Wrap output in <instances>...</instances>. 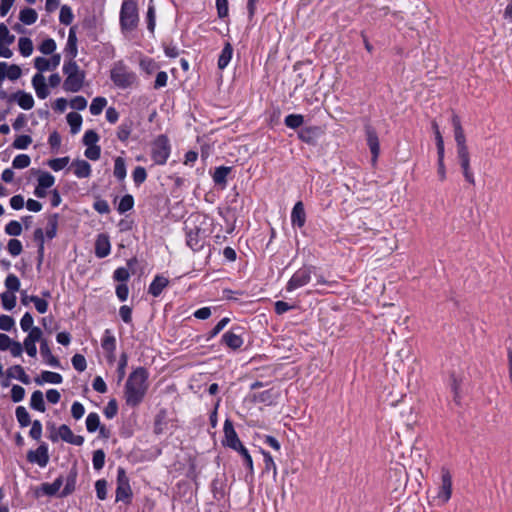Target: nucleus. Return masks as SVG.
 <instances>
[{"label":"nucleus","instance_id":"obj_17","mask_svg":"<svg viewBox=\"0 0 512 512\" xmlns=\"http://www.w3.org/2000/svg\"><path fill=\"white\" fill-rule=\"evenodd\" d=\"M65 53L70 58L69 60H74L77 56V36H76V26H72L69 30L68 40L65 47Z\"/></svg>","mask_w":512,"mask_h":512},{"label":"nucleus","instance_id":"obj_16","mask_svg":"<svg viewBox=\"0 0 512 512\" xmlns=\"http://www.w3.org/2000/svg\"><path fill=\"white\" fill-rule=\"evenodd\" d=\"M32 85L35 89L38 98L45 99L48 97L49 89L46 85L45 78L41 73H38L33 76Z\"/></svg>","mask_w":512,"mask_h":512},{"label":"nucleus","instance_id":"obj_64","mask_svg":"<svg viewBox=\"0 0 512 512\" xmlns=\"http://www.w3.org/2000/svg\"><path fill=\"white\" fill-rule=\"evenodd\" d=\"M34 323V319L29 312H26L20 320V327L24 332H28L32 329Z\"/></svg>","mask_w":512,"mask_h":512},{"label":"nucleus","instance_id":"obj_44","mask_svg":"<svg viewBox=\"0 0 512 512\" xmlns=\"http://www.w3.org/2000/svg\"><path fill=\"white\" fill-rule=\"evenodd\" d=\"M73 18L74 15L72 9L67 5H63L60 9L59 21L64 25H70L73 21Z\"/></svg>","mask_w":512,"mask_h":512},{"label":"nucleus","instance_id":"obj_57","mask_svg":"<svg viewBox=\"0 0 512 512\" xmlns=\"http://www.w3.org/2000/svg\"><path fill=\"white\" fill-rule=\"evenodd\" d=\"M72 365L78 372H83L87 368V362L83 355L75 354L71 359Z\"/></svg>","mask_w":512,"mask_h":512},{"label":"nucleus","instance_id":"obj_48","mask_svg":"<svg viewBox=\"0 0 512 512\" xmlns=\"http://www.w3.org/2000/svg\"><path fill=\"white\" fill-rule=\"evenodd\" d=\"M92 463L95 470H101L103 468L105 464V453L102 449L93 452Z\"/></svg>","mask_w":512,"mask_h":512},{"label":"nucleus","instance_id":"obj_5","mask_svg":"<svg viewBox=\"0 0 512 512\" xmlns=\"http://www.w3.org/2000/svg\"><path fill=\"white\" fill-rule=\"evenodd\" d=\"M170 143L165 135H159L152 143L151 157L155 164L164 165L170 156Z\"/></svg>","mask_w":512,"mask_h":512},{"label":"nucleus","instance_id":"obj_26","mask_svg":"<svg viewBox=\"0 0 512 512\" xmlns=\"http://www.w3.org/2000/svg\"><path fill=\"white\" fill-rule=\"evenodd\" d=\"M63 378L59 373L52 371H43L40 377L35 379V382L38 385L43 384L44 382L52 383V384H60Z\"/></svg>","mask_w":512,"mask_h":512},{"label":"nucleus","instance_id":"obj_22","mask_svg":"<svg viewBox=\"0 0 512 512\" xmlns=\"http://www.w3.org/2000/svg\"><path fill=\"white\" fill-rule=\"evenodd\" d=\"M222 342L229 348L236 350L243 344V339L234 331H227L222 335Z\"/></svg>","mask_w":512,"mask_h":512},{"label":"nucleus","instance_id":"obj_14","mask_svg":"<svg viewBox=\"0 0 512 512\" xmlns=\"http://www.w3.org/2000/svg\"><path fill=\"white\" fill-rule=\"evenodd\" d=\"M110 249L111 245L108 236L99 234L95 242V255L98 258H104L109 255Z\"/></svg>","mask_w":512,"mask_h":512},{"label":"nucleus","instance_id":"obj_27","mask_svg":"<svg viewBox=\"0 0 512 512\" xmlns=\"http://www.w3.org/2000/svg\"><path fill=\"white\" fill-rule=\"evenodd\" d=\"M231 172V167L220 166L217 167L213 174V181L217 185H222L223 187L227 183V176Z\"/></svg>","mask_w":512,"mask_h":512},{"label":"nucleus","instance_id":"obj_30","mask_svg":"<svg viewBox=\"0 0 512 512\" xmlns=\"http://www.w3.org/2000/svg\"><path fill=\"white\" fill-rule=\"evenodd\" d=\"M30 406L32 409L39 412L45 411V403L43 393L40 390H36L31 395Z\"/></svg>","mask_w":512,"mask_h":512},{"label":"nucleus","instance_id":"obj_58","mask_svg":"<svg viewBox=\"0 0 512 512\" xmlns=\"http://www.w3.org/2000/svg\"><path fill=\"white\" fill-rule=\"evenodd\" d=\"M39 50L45 55H50L56 50V42L54 39L48 38L41 43Z\"/></svg>","mask_w":512,"mask_h":512},{"label":"nucleus","instance_id":"obj_60","mask_svg":"<svg viewBox=\"0 0 512 512\" xmlns=\"http://www.w3.org/2000/svg\"><path fill=\"white\" fill-rule=\"evenodd\" d=\"M29 300L34 303L36 310L40 314H44L48 310V302L44 299L39 298L38 296L32 295Z\"/></svg>","mask_w":512,"mask_h":512},{"label":"nucleus","instance_id":"obj_18","mask_svg":"<svg viewBox=\"0 0 512 512\" xmlns=\"http://www.w3.org/2000/svg\"><path fill=\"white\" fill-rule=\"evenodd\" d=\"M77 475H78L77 469L75 467H73L69 471L67 477L64 479L65 486L59 494L60 497H66L74 492L75 486H76Z\"/></svg>","mask_w":512,"mask_h":512},{"label":"nucleus","instance_id":"obj_51","mask_svg":"<svg viewBox=\"0 0 512 512\" xmlns=\"http://www.w3.org/2000/svg\"><path fill=\"white\" fill-rule=\"evenodd\" d=\"M5 287L8 291L16 292L20 288V280L14 274H9L5 279Z\"/></svg>","mask_w":512,"mask_h":512},{"label":"nucleus","instance_id":"obj_11","mask_svg":"<svg viewBox=\"0 0 512 512\" xmlns=\"http://www.w3.org/2000/svg\"><path fill=\"white\" fill-rule=\"evenodd\" d=\"M442 484L438 493V498L442 502H447L452 494V478L448 470H442Z\"/></svg>","mask_w":512,"mask_h":512},{"label":"nucleus","instance_id":"obj_7","mask_svg":"<svg viewBox=\"0 0 512 512\" xmlns=\"http://www.w3.org/2000/svg\"><path fill=\"white\" fill-rule=\"evenodd\" d=\"M224 439L222 441L224 446H227L235 451L243 447L231 420L226 419L223 427Z\"/></svg>","mask_w":512,"mask_h":512},{"label":"nucleus","instance_id":"obj_32","mask_svg":"<svg viewBox=\"0 0 512 512\" xmlns=\"http://www.w3.org/2000/svg\"><path fill=\"white\" fill-rule=\"evenodd\" d=\"M102 348L108 352V353H111L113 354L115 349H116V339L115 337L111 334L110 330H106L105 331V334H104V337L102 339Z\"/></svg>","mask_w":512,"mask_h":512},{"label":"nucleus","instance_id":"obj_12","mask_svg":"<svg viewBox=\"0 0 512 512\" xmlns=\"http://www.w3.org/2000/svg\"><path fill=\"white\" fill-rule=\"evenodd\" d=\"M16 101L24 110H30L34 106V99L30 93L19 90L9 96V102Z\"/></svg>","mask_w":512,"mask_h":512},{"label":"nucleus","instance_id":"obj_13","mask_svg":"<svg viewBox=\"0 0 512 512\" xmlns=\"http://www.w3.org/2000/svg\"><path fill=\"white\" fill-rule=\"evenodd\" d=\"M457 155L466 181L474 184L475 180L473 173L470 170V157L468 149L462 148V150L457 151Z\"/></svg>","mask_w":512,"mask_h":512},{"label":"nucleus","instance_id":"obj_47","mask_svg":"<svg viewBox=\"0 0 512 512\" xmlns=\"http://www.w3.org/2000/svg\"><path fill=\"white\" fill-rule=\"evenodd\" d=\"M55 178L52 174L49 172H40V175L38 177V185L41 186V188H50L54 185Z\"/></svg>","mask_w":512,"mask_h":512},{"label":"nucleus","instance_id":"obj_52","mask_svg":"<svg viewBox=\"0 0 512 512\" xmlns=\"http://www.w3.org/2000/svg\"><path fill=\"white\" fill-rule=\"evenodd\" d=\"M32 143V138L29 135H19L13 142L15 149H26Z\"/></svg>","mask_w":512,"mask_h":512},{"label":"nucleus","instance_id":"obj_15","mask_svg":"<svg viewBox=\"0 0 512 512\" xmlns=\"http://www.w3.org/2000/svg\"><path fill=\"white\" fill-rule=\"evenodd\" d=\"M291 222L293 226H297L299 228L303 227L306 222V213L301 201H298L292 209Z\"/></svg>","mask_w":512,"mask_h":512},{"label":"nucleus","instance_id":"obj_39","mask_svg":"<svg viewBox=\"0 0 512 512\" xmlns=\"http://www.w3.org/2000/svg\"><path fill=\"white\" fill-rule=\"evenodd\" d=\"M100 418L97 413H89L86 418V428L90 433L95 432L100 427Z\"/></svg>","mask_w":512,"mask_h":512},{"label":"nucleus","instance_id":"obj_42","mask_svg":"<svg viewBox=\"0 0 512 512\" xmlns=\"http://www.w3.org/2000/svg\"><path fill=\"white\" fill-rule=\"evenodd\" d=\"M132 491L130 485H117L116 501H127L131 498Z\"/></svg>","mask_w":512,"mask_h":512},{"label":"nucleus","instance_id":"obj_54","mask_svg":"<svg viewBox=\"0 0 512 512\" xmlns=\"http://www.w3.org/2000/svg\"><path fill=\"white\" fill-rule=\"evenodd\" d=\"M7 249L8 252L15 257L21 254L23 246L20 240L10 239L7 244Z\"/></svg>","mask_w":512,"mask_h":512},{"label":"nucleus","instance_id":"obj_38","mask_svg":"<svg viewBox=\"0 0 512 512\" xmlns=\"http://www.w3.org/2000/svg\"><path fill=\"white\" fill-rule=\"evenodd\" d=\"M284 123L291 129H297L304 123V117L301 114H289L285 117Z\"/></svg>","mask_w":512,"mask_h":512},{"label":"nucleus","instance_id":"obj_43","mask_svg":"<svg viewBox=\"0 0 512 512\" xmlns=\"http://www.w3.org/2000/svg\"><path fill=\"white\" fill-rule=\"evenodd\" d=\"M275 399V394L272 389L260 392L254 395V400L259 403L272 404Z\"/></svg>","mask_w":512,"mask_h":512},{"label":"nucleus","instance_id":"obj_46","mask_svg":"<svg viewBox=\"0 0 512 512\" xmlns=\"http://www.w3.org/2000/svg\"><path fill=\"white\" fill-rule=\"evenodd\" d=\"M31 163V159L27 154H19L12 161V167L14 169L27 168Z\"/></svg>","mask_w":512,"mask_h":512},{"label":"nucleus","instance_id":"obj_56","mask_svg":"<svg viewBox=\"0 0 512 512\" xmlns=\"http://www.w3.org/2000/svg\"><path fill=\"white\" fill-rule=\"evenodd\" d=\"M262 454L264 457V464H265L264 471L269 472L270 470H272L273 476L276 477L277 467H276V464H275L272 456L270 455L269 452H266V451H262Z\"/></svg>","mask_w":512,"mask_h":512},{"label":"nucleus","instance_id":"obj_53","mask_svg":"<svg viewBox=\"0 0 512 512\" xmlns=\"http://www.w3.org/2000/svg\"><path fill=\"white\" fill-rule=\"evenodd\" d=\"M5 233L10 236H19L22 233V226L18 221L12 220L5 226Z\"/></svg>","mask_w":512,"mask_h":512},{"label":"nucleus","instance_id":"obj_21","mask_svg":"<svg viewBox=\"0 0 512 512\" xmlns=\"http://www.w3.org/2000/svg\"><path fill=\"white\" fill-rule=\"evenodd\" d=\"M6 375H7V378H9V379H12V378L18 379L23 384L27 385V384L30 383V378L25 373V370H24V368L21 365L11 366L10 368L7 369Z\"/></svg>","mask_w":512,"mask_h":512},{"label":"nucleus","instance_id":"obj_61","mask_svg":"<svg viewBox=\"0 0 512 512\" xmlns=\"http://www.w3.org/2000/svg\"><path fill=\"white\" fill-rule=\"evenodd\" d=\"M237 452H239L240 455L243 457L244 465L248 468L249 473L253 475V460L248 450L243 446L239 450H237Z\"/></svg>","mask_w":512,"mask_h":512},{"label":"nucleus","instance_id":"obj_63","mask_svg":"<svg viewBox=\"0 0 512 512\" xmlns=\"http://www.w3.org/2000/svg\"><path fill=\"white\" fill-rule=\"evenodd\" d=\"M99 141V136L94 130H88L85 132L83 136V143L84 145L88 146H95L96 143Z\"/></svg>","mask_w":512,"mask_h":512},{"label":"nucleus","instance_id":"obj_20","mask_svg":"<svg viewBox=\"0 0 512 512\" xmlns=\"http://www.w3.org/2000/svg\"><path fill=\"white\" fill-rule=\"evenodd\" d=\"M168 284L169 280L166 277L162 275H157L151 282L148 292L154 297H158L167 287Z\"/></svg>","mask_w":512,"mask_h":512},{"label":"nucleus","instance_id":"obj_4","mask_svg":"<svg viewBox=\"0 0 512 512\" xmlns=\"http://www.w3.org/2000/svg\"><path fill=\"white\" fill-rule=\"evenodd\" d=\"M63 73L66 75L63 83V89L66 92L75 93L82 89L85 80V72L80 70L75 60H68L64 63Z\"/></svg>","mask_w":512,"mask_h":512},{"label":"nucleus","instance_id":"obj_40","mask_svg":"<svg viewBox=\"0 0 512 512\" xmlns=\"http://www.w3.org/2000/svg\"><path fill=\"white\" fill-rule=\"evenodd\" d=\"M134 206V199L133 196L130 194H127L123 196L118 204V212L120 214H124L125 212L131 210Z\"/></svg>","mask_w":512,"mask_h":512},{"label":"nucleus","instance_id":"obj_3","mask_svg":"<svg viewBox=\"0 0 512 512\" xmlns=\"http://www.w3.org/2000/svg\"><path fill=\"white\" fill-rule=\"evenodd\" d=\"M139 11L135 0H123L120 13L119 24L123 34L133 32L139 25Z\"/></svg>","mask_w":512,"mask_h":512},{"label":"nucleus","instance_id":"obj_6","mask_svg":"<svg viewBox=\"0 0 512 512\" xmlns=\"http://www.w3.org/2000/svg\"><path fill=\"white\" fill-rule=\"evenodd\" d=\"M312 267L304 266L297 270L287 283L286 290L291 292L305 286L311 280Z\"/></svg>","mask_w":512,"mask_h":512},{"label":"nucleus","instance_id":"obj_50","mask_svg":"<svg viewBox=\"0 0 512 512\" xmlns=\"http://www.w3.org/2000/svg\"><path fill=\"white\" fill-rule=\"evenodd\" d=\"M133 181L136 186H140L147 178V172L144 167L137 166L132 173Z\"/></svg>","mask_w":512,"mask_h":512},{"label":"nucleus","instance_id":"obj_24","mask_svg":"<svg viewBox=\"0 0 512 512\" xmlns=\"http://www.w3.org/2000/svg\"><path fill=\"white\" fill-rule=\"evenodd\" d=\"M232 54L233 47L229 42H226L218 58L217 65L219 69L223 70L228 66L229 62L231 61Z\"/></svg>","mask_w":512,"mask_h":512},{"label":"nucleus","instance_id":"obj_10","mask_svg":"<svg viewBox=\"0 0 512 512\" xmlns=\"http://www.w3.org/2000/svg\"><path fill=\"white\" fill-rule=\"evenodd\" d=\"M365 133H366L367 144H368L369 149L372 154V160H373V162H375L380 153V144H379L378 135H377L375 129L372 128L371 126H366Z\"/></svg>","mask_w":512,"mask_h":512},{"label":"nucleus","instance_id":"obj_2","mask_svg":"<svg viewBox=\"0 0 512 512\" xmlns=\"http://www.w3.org/2000/svg\"><path fill=\"white\" fill-rule=\"evenodd\" d=\"M110 79L119 89H129L138 84L137 74L123 61H117L110 70Z\"/></svg>","mask_w":512,"mask_h":512},{"label":"nucleus","instance_id":"obj_55","mask_svg":"<svg viewBox=\"0 0 512 512\" xmlns=\"http://www.w3.org/2000/svg\"><path fill=\"white\" fill-rule=\"evenodd\" d=\"M15 36L10 34L9 29L4 23L0 24V43L10 45L14 42Z\"/></svg>","mask_w":512,"mask_h":512},{"label":"nucleus","instance_id":"obj_28","mask_svg":"<svg viewBox=\"0 0 512 512\" xmlns=\"http://www.w3.org/2000/svg\"><path fill=\"white\" fill-rule=\"evenodd\" d=\"M200 230H191L187 233V245L194 251H198L203 247V241L199 237Z\"/></svg>","mask_w":512,"mask_h":512},{"label":"nucleus","instance_id":"obj_62","mask_svg":"<svg viewBox=\"0 0 512 512\" xmlns=\"http://www.w3.org/2000/svg\"><path fill=\"white\" fill-rule=\"evenodd\" d=\"M118 412V404L115 399H111L106 407L104 408V415L108 419H112L116 416Z\"/></svg>","mask_w":512,"mask_h":512},{"label":"nucleus","instance_id":"obj_8","mask_svg":"<svg viewBox=\"0 0 512 512\" xmlns=\"http://www.w3.org/2000/svg\"><path fill=\"white\" fill-rule=\"evenodd\" d=\"M27 460L30 463H36L40 467H46L49 462L48 446L42 443L36 450H30L27 453Z\"/></svg>","mask_w":512,"mask_h":512},{"label":"nucleus","instance_id":"obj_29","mask_svg":"<svg viewBox=\"0 0 512 512\" xmlns=\"http://www.w3.org/2000/svg\"><path fill=\"white\" fill-rule=\"evenodd\" d=\"M38 14L33 8H24L20 11L19 19L25 25H32L37 21Z\"/></svg>","mask_w":512,"mask_h":512},{"label":"nucleus","instance_id":"obj_33","mask_svg":"<svg viewBox=\"0 0 512 512\" xmlns=\"http://www.w3.org/2000/svg\"><path fill=\"white\" fill-rule=\"evenodd\" d=\"M58 218V214H52L48 217L46 227V237L48 239H53L57 234Z\"/></svg>","mask_w":512,"mask_h":512},{"label":"nucleus","instance_id":"obj_37","mask_svg":"<svg viewBox=\"0 0 512 512\" xmlns=\"http://www.w3.org/2000/svg\"><path fill=\"white\" fill-rule=\"evenodd\" d=\"M19 51L24 57H28L33 52V43L30 38L21 37L18 41Z\"/></svg>","mask_w":512,"mask_h":512},{"label":"nucleus","instance_id":"obj_35","mask_svg":"<svg viewBox=\"0 0 512 512\" xmlns=\"http://www.w3.org/2000/svg\"><path fill=\"white\" fill-rule=\"evenodd\" d=\"M15 415L21 427H27L31 424L30 415L25 407L18 406L16 408Z\"/></svg>","mask_w":512,"mask_h":512},{"label":"nucleus","instance_id":"obj_19","mask_svg":"<svg viewBox=\"0 0 512 512\" xmlns=\"http://www.w3.org/2000/svg\"><path fill=\"white\" fill-rule=\"evenodd\" d=\"M40 353L48 365L55 368L60 367V361L57 357H55L52 354L48 341L46 339L41 340Z\"/></svg>","mask_w":512,"mask_h":512},{"label":"nucleus","instance_id":"obj_25","mask_svg":"<svg viewBox=\"0 0 512 512\" xmlns=\"http://www.w3.org/2000/svg\"><path fill=\"white\" fill-rule=\"evenodd\" d=\"M64 483V478L62 476L57 477L52 483H43L41 486V490L44 494L48 496L56 495L61 486Z\"/></svg>","mask_w":512,"mask_h":512},{"label":"nucleus","instance_id":"obj_31","mask_svg":"<svg viewBox=\"0 0 512 512\" xmlns=\"http://www.w3.org/2000/svg\"><path fill=\"white\" fill-rule=\"evenodd\" d=\"M67 122L70 125L71 133L76 134L80 131L82 124V116L77 112H70L67 114Z\"/></svg>","mask_w":512,"mask_h":512},{"label":"nucleus","instance_id":"obj_1","mask_svg":"<svg viewBox=\"0 0 512 512\" xmlns=\"http://www.w3.org/2000/svg\"><path fill=\"white\" fill-rule=\"evenodd\" d=\"M149 373L146 368H136L128 377L124 394L126 404L130 407L138 406L144 399L149 384H148Z\"/></svg>","mask_w":512,"mask_h":512},{"label":"nucleus","instance_id":"obj_41","mask_svg":"<svg viewBox=\"0 0 512 512\" xmlns=\"http://www.w3.org/2000/svg\"><path fill=\"white\" fill-rule=\"evenodd\" d=\"M132 131V122H123L119 127L117 131V137L120 141L125 142L128 140L130 134Z\"/></svg>","mask_w":512,"mask_h":512},{"label":"nucleus","instance_id":"obj_36","mask_svg":"<svg viewBox=\"0 0 512 512\" xmlns=\"http://www.w3.org/2000/svg\"><path fill=\"white\" fill-rule=\"evenodd\" d=\"M107 105V100L104 97H96L90 104V113L92 115H99Z\"/></svg>","mask_w":512,"mask_h":512},{"label":"nucleus","instance_id":"obj_23","mask_svg":"<svg viewBox=\"0 0 512 512\" xmlns=\"http://www.w3.org/2000/svg\"><path fill=\"white\" fill-rule=\"evenodd\" d=\"M71 166L77 178H87L91 175V166L85 160H76Z\"/></svg>","mask_w":512,"mask_h":512},{"label":"nucleus","instance_id":"obj_59","mask_svg":"<svg viewBox=\"0 0 512 512\" xmlns=\"http://www.w3.org/2000/svg\"><path fill=\"white\" fill-rule=\"evenodd\" d=\"M96 494L99 500H105L107 497V481L99 479L95 483Z\"/></svg>","mask_w":512,"mask_h":512},{"label":"nucleus","instance_id":"obj_45","mask_svg":"<svg viewBox=\"0 0 512 512\" xmlns=\"http://www.w3.org/2000/svg\"><path fill=\"white\" fill-rule=\"evenodd\" d=\"M69 161V157L66 156L61 158L50 159L47 164L53 171L57 172L65 168L69 164Z\"/></svg>","mask_w":512,"mask_h":512},{"label":"nucleus","instance_id":"obj_49","mask_svg":"<svg viewBox=\"0 0 512 512\" xmlns=\"http://www.w3.org/2000/svg\"><path fill=\"white\" fill-rule=\"evenodd\" d=\"M2 305L6 310H12L16 305V296L13 293L4 292L0 295Z\"/></svg>","mask_w":512,"mask_h":512},{"label":"nucleus","instance_id":"obj_34","mask_svg":"<svg viewBox=\"0 0 512 512\" xmlns=\"http://www.w3.org/2000/svg\"><path fill=\"white\" fill-rule=\"evenodd\" d=\"M113 174L120 181L125 179V177H126V164H125L124 158L117 157L115 159Z\"/></svg>","mask_w":512,"mask_h":512},{"label":"nucleus","instance_id":"obj_9","mask_svg":"<svg viewBox=\"0 0 512 512\" xmlns=\"http://www.w3.org/2000/svg\"><path fill=\"white\" fill-rule=\"evenodd\" d=\"M61 60L60 54H53L50 59L37 57L34 60V66L39 72L53 70L59 66Z\"/></svg>","mask_w":512,"mask_h":512}]
</instances>
